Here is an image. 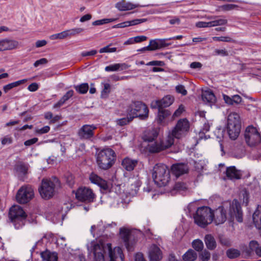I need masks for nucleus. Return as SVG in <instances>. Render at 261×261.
<instances>
[{"mask_svg": "<svg viewBox=\"0 0 261 261\" xmlns=\"http://www.w3.org/2000/svg\"><path fill=\"white\" fill-rule=\"evenodd\" d=\"M204 241L206 248L210 250H213L217 247V242L213 236L207 234L205 236Z\"/></svg>", "mask_w": 261, "mask_h": 261, "instance_id": "b1692460", "label": "nucleus"}, {"mask_svg": "<svg viewBox=\"0 0 261 261\" xmlns=\"http://www.w3.org/2000/svg\"><path fill=\"white\" fill-rule=\"evenodd\" d=\"M222 96L225 102L229 105L233 104L238 105L242 101V97L239 95H234L232 97H229L226 94H223Z\"/></svg>", "mask_w": 261, "mask_h": 261, "instance_id": "393cba45", "label": "nucleus"}, {"mask_svg": "<svg viewBox=\"0 0 261 261\" xmlns=\"http://www.w3.org/2000/svg\"><path fill=\"white\" fill-rule=\"evenodd\" d=\"M102 225V224H99L97 226L96 225H92L91 227L90 231L91 234L93 235V236L95 237V233H96L97 237L100 236L101 234V232H99L98 230V228L99 226H100Z\"/></svg>", "mask_w": 261, "mask_h": 261, "instance_id": "4d7b16f0", "label": "nucleus"}, {"mask_svg": "<svg viewBox=\"0 0 261 261\" xmlns=\"http://www.w3.org/2000/svg\"><path fill=\"white\" fill-rule=\"evenodd\" d=\"M192 247L197 251H202L203 249V243L199 239L195 240L192 242Z\"/></svg>", "mask_w": 261, "mask_h": 261, "instance_id": "79ce46f5", "label": "nucleus"}, {"mask_svg": "<svg viewBox=\"0 0 261 261\" xmlns=\"http://www.w3.org/2000/svg\"><path fill=\"white\" fill-rule=\"evenodd\" d=\"M152 176L155 184L160 187L167 186L170 179L169 169L163 164H156L154 166Z\"/></svg>", "mask_w": 261, "mask_h": 261, "instance_id": "20e7f679", "label": "nucleus"}, {"mask_svg": "<svg viewBox=\"0 0 261 261\" xmlns=\"http://www.w3.org/2000/svg\"><path fill=\"white\" fill-rule=\"evenodd\" d=\"M237 7L238 6L234 4H225L220 7L222 10L224 11H230Z\"/></svg>", "mask_w": 261, "mask_h": 261, "instance_id": "6e6d98bb", "label": "nucleus"}, {"mask_svg": "<svg viewBox=\"0 0 261 261\" xmlns=\"http://www.w3.org/2000/svg\"><path fill=\"white\" fill-rule=\"evenodd\" d=\"M149 48V50H155L160 49L159 43L157 40H152L150 41L149 44L146 47Z\"/></svg>", "mask_w": 261, "mask_h": 261, "instance_id": "3c124183", "label": "nucleus"}, {"mask_svg": "<svg viewBox=\"0 0 261 261\" xmlns=\"http://www.w3.org/2000/svg\"><path fill=\"white\" fill-rule=\"evenodd\" d=\"M219 241L221 244L223 246L229 247L231 245V242L230 240L227 238L221 237L220 238Z\"/></svg>", "mask_w": 261, "mask_h": 261, "instance_id": "5fc2aeb1", "label": "nucleus"}, {"mask_svg": "<svg viewBox=\"0 0 261 261\" xmlns=\"http://www.w3.org/2000/svg\"><path fill=\"white\" fill-rule=\"evenodd\" d=\"M242 251L247 256H250L252 252L254 251L256 255L261 257V245L257 241L252 240L249 243V248L245 246Z\"/></svg>", "mask_w": 261, "mask_h": 261, "instance_id": "dca6fc26", "label": "nucleus"}, {"mask_svg": "<svg viewBox=\"0 0 261 261\" xmlns=\"http://www.w3.org/2000/svg\"><path fill=\"white\" fill-rule=\"evenodd\" d=\"M103 87V89L101 91V96L102 97H106L110 92L111 86L109 83H105Z\"/></svg>", "mask_w": 261, "mask_h": 261, "instance_id": "864d4df0", "label": "nucleus"}, {"mask_svg": "<svg viewBox=\"0 0 261 261\" xmlns=\"http://www.w3.org/2000/svg\"><path fill=\"white\" fill-rule=\"evenodd\" d=\"M88 250L94 255L93 261H105L104 254H108L110 261H124V255L119 247L114 248L110 243H105L100 240L98 242H92Z\"/></svg>", "mask_w": 261, "mask_h": 261, "instance_id": "f257e3e1", "label": "nucleus"}, {"mask_svg": "<svg viewBox=\"0 0 261 261\" xmlns=\"http://www.w3.org/2000/svg\"><path fill=\"white\" fill-rule=\"evenodd\" d=\"M73 95V91L72 90H69L67 91L65 95L63 96L61 99L63 100V101L65 102L67 101L70 97H71Z\"/></svg>", "mask_w": 261, "mask_h": 261, "instance_id": "0e129e2a", "label": "nucleus"}, {"mask_svg": "<svg viewBox=\"0 0 261 261\" xmlns=\"http://www.w3.org/2000/svg\"><path fill=\"white\" fill-rule=\"evenodd\" d=\"M149 110L146 105L141 101H135L130 104L126 109L127 115L133 119L139 117L145 119L148 116Z\"/></svg>", "mask_w": 261, "mask_h": 261, "instance_id": "0eeeda50", "label": "nucleus"}, {"mask_svg": "<svg viewBox=\"0 0 261 261\" xmlns=\"http://www.w3.org/2000/svg\"><path fill=\"white\" fill-rule=\"evenodd\" d=\"M138 161L133 160L129 158H124L122 161L121 165L123 168L127 171H130L134 170L135 167L137 165Z\"/></svg>", "mask_w": 261, "mask_h": 261, "instance_id": "5701e85b", "label": "nucleus"}, {"mask_svg": "<svg viewBox=\"0 0 261 261\" xmlns=\"http://www.w3.org/2000/svg\"><path fill=\"white\" fill-rule=\"evenodd\" d=\"M197 257L196 252L192 250H188L182 256V259L184 261H195Z\"/></svg>", "mask_w": 261, "mask_h": 261, "instance_id": "f704fd0d", "label": "nucleus"}, {"mask_svg": "<svg viewBox=\"0 0 261 261\" xmlns=\"http://www.w3.org/2000/svg\"><path fill=\"white\" fill-rule=\"evenodd\" d=\"M173 145V140L171 137H167L165 141L161 142L151 141L147 145V149L149 152L157 153Z\"/></svg>", "mask_w": 261, "mask_h": 261, "instance_id": "9b49d317", "label": "nucleus"}, {"mask_svg": "<svg viewBox=\"0 0 261 261\" xmlns=\"http://www.w3.org/2000/svg\"><path fill=\"white\" fill-rule=\"evenodd\" d=\"M60 187V182L56 177H53L50 179H43L39 188V192L43 198L48 199L53 196L55 191Z\"/></svg>", "mask_w": 261, "mask_h": 261, "instance_id": "39448f33", "label": "nucleus"}, {"mask_svg": "<svg viewBox=\"0 0 261 261\" xmlns=\"http://www.w3.org/2000/svg\"><path fill=\"white\" fill-rule=\"evenodd\" d=\"M167 38L166 39H157L158 42L159 43V46L160 48L165 47L170 45V43H166V41H169V40H167Z\"/></svg>", "mask_w": 261, "mask_h": 261, "instance_id": "e2e57ef3", "label": "nucleus"}, {"mask_svg": "<svg viewBox=\"0 0 261 261\" xmlns=\"http://www.w3.org/2000/svg\"><path fill=\"white\" fill-rule=\"evenodd\" d=\"M27 81V79H23L10 83L4 86L3 90L5 93H7L11 89L23 84Z\"/></svg>", "mask_w": 261, "mask_h": 261, "instance_id": "c9c22d12", "label": "nucleus"}, {"mask_svg": "<svg viewBox=\"0 0 261 261\" xmlns=\"http://www.w3.org/2000/svg\"><path fill=\"white\" fill-rule=\"evenodd\" d=\"M259 211L256 210L252 216L253 223L255 227L259 229H261V216L259 217Z\"/></svg>", "mask_w": 261, "mask_h": 261, "instance_id": "4c0bfd02", "label": "nucleus"}, {"mask_svg": "<svg viewBox=\"0 0 261 261\" xmlns=\"http://www.w3.org/2000/svg\"><path fill=\"white\" fill-rule=\"evenodd\" d=\"M75 197L81 201L92 202L93 201L95 195L91 189L86 187H81L76 191Z\"/></svg>", "mask_w": 261, "mask_h": 261, "instance_id": "4468645a", "label": "nucleus"}, {"mask_svg": "<svg viewBox=\"0 0 261 261\" xmlns=\"http://www.w3.org/2000/svg\"><path fill=\"white\" fill-rule=\"evenodd\" d=\"M186 132L185 130H181L180 129H178L177 127H175L174 128L172 131V133L167 136V137H171L173 140V144L174 143V138L176 139H180L183 137Z\"/></svg>", "mask_w": 261, "mask_h": 261, "instance_id": "72a5a7b5", "label": "nucleus"}, {"mask_svg": "<svg viewBox=\"0 0 261 261\" xmlns=\"http://www.w3.org/2000/svg\"><path fill=\"white\" fill-rule=\"evenodd\" d=\"M50 130L49 126H45L41 128H37L35 130V133L38 134H43L48 133Z\"/></svg>", "mask_w": 261, "mask_h": 261, "instance_id": "052dcab7", "label": "nucleus"}, {"mask_svg": "<svg viewBox=\"0 0 261 261\" xmlns=\"http://www.w3.org/2000/svg\"><path fill=\"white\" fill-rule=\"evenodd\" d=\"M97 127L94 125H83L78 130L77 136L81 140H90L94 135V131Z\"/></svg>", "mask_w": 261, "mask_h": 261, "instance_id": "ddd939ff", "label": "nucleus"}, {"mask_svg": "<svg viewBox=\"0 0 261 261\" xmlns=\"http://www.w3.org/2000/svg\"><path fill=\"white\" fill-rule=\"evenodd\" d=\"M66 31L68 33L67 34L68 37L80 34L84 31V29L81 28H76L70 30H67Z\"/></svg>", "mask_w": 261, "mask_h": 261, "instance_id": "de8ad7c7", "label": "nucleus"}, {"mask_svg": "<svg viewBox=\"0 0 261 261\" xmlns=\"http://www.w3.org/2000/svg\"><path fill=\"white\" fill-rule=\"evenodd\" d=\"M174 100V98L171 95H166L161 100L153 101L151 103L152 108L162 109L169 107Z\"/></svg>", "mask_w": 261, "mask_h": 261, "instance_id": "2eb2a0df", "label": "nucleus"}, {"mask_svg": "<svg viewBox=\"0 0 261 261\" xmlns=\"http://www.w3.org/2000/svg\"><path fill=\"white\" fill-rule=\"evenodd\" d=\"M208 19H214V22L215 27L220 26V25H226L228 21L226 19L224 18H219L218 16H209L207 17Z\"/></svg>", "mask_w": 261, "mask_h": 261, "instance_id": "e433bc0d", "label": "nucleus"}, {"mask_svg": "<svg viewBox=\"0 0 261 261\" xmlns=\"http://www.w3.org/2000/svg\"><path fill=\"white\" fill-rule=\"evenodd\" d=\"M244 136L246 143L251 147L256 146L261 142L260 133L257 128L252 125L246 127Z\"/></svg>", "mask_w": 261, "mask_h": 261, "instance_id": "1a4fd4ad", "label": "nucleus"}, {"mask_svg": "<svg viewBox=\"0 0 261 261\" xmlns=\"http://www.w3.org/2000/svg\"><path fill=\"white\" fill-rule=\"evenodd\" d=\"M96 159L98 167L102 170H107L114 165L116 154L111 148H106L97 152Z\"/></svg>", "mask_w": 261, "mask_h": 261, "instance_id": "7ed1b4c3", "label": "nucleus"}, {"mask_svg": "<svg viewBox=\"0 0 261 261\" xmlns=\"http://www.w3.org/2000/svg\"><path fill=\"white\" fill-rule=\"evenodd\" d=\"M148 257L150 261H159L162 258V252L159 247L152 245L148 249Z\"/></svg>", "mask_w": 261, "mask_h": 261, "instance_id": "f3484780", "label": "nucleus"}, {"mask_svg": "<svg viewBox=\"0 0 261 261\" xmlns=\"http://www.w3.org/2000/svg\"><path fill=\"white\" fill-rule=\"evenodd\" d=\"M184 111V107L182 105L179 106L178 108L174 112L172 115V118L175 119L180 116L182 113Z\"/></svg>", "mask_w": 261, "mask_h": 261, "instance_id": "13d9d810", "label": "nucleus"}, {"mask_svg": "<svg viewBox=\"0 0 261 261\" xmlns=\"http://www.w3.org/2000/svg\"><path fill=\"white\" fill-rule=\"evenodd\" d=\"M67 33V31L66 30L61 33L51 35L50 36V39L51 40L63 39L68 37Z\"/></svg>", "mask_w": 261, "mask_h": 261, "instance_id": "c03bdc74", "label": "nucleus"}, {"mask_svg": "<svg viewBox=\"0 0 261 261\" xmlns=\"http://www.w3.org/2000/svg\"><path fill=\"white\" fill-rule=\"evenodd\" d=\"M229 208V214L231 217H235L238 222H243V212L240 203L237 199L231 202L228 201L219 206L214 213L213 221L216 225L223 224L227 219L226 212Z\"/></svg>", "mask_w": 261, "mask_h": 261, "instance_id": "f03ea898", "label": "nucleus"}, {"mask_svg": "<svg viewBox=\"0 0 261 261\" xmlns=\"http://www.w3.org/2000/svg\"><path fill=\"white\" fill-rule=\"evenodd\" d=\"M225 173L227 177L231 180L239 179L242 176L241 171L237 169L235 166L227 167Z\"/></svg>", "mask_w": 261, "mask_h": 261, "instance_id": "412c9836", "label": "nucleus"}, {"mask_svg": "<svg viewBox=\"0 0 261 261\" xmlns=\"http://www.w3.org/2000/svg\"><path fill=\"white\" fill-rule=\"evenodd\" d=\"M9 216L16 229H19L24 225V221L27 217L23 209L18 205H14L10 208Z\"/></svg>", "mask_w": 261, "mask_h": 261, "instance_id": "6e6552de", "label": "nucleus"}, {"mask_svg": "<svg viewBox=\"0 0 261 261\" xmlns=\"http://www.w3.org/2000/svg\"><path fill=\"white\" fill-rule=\"evenodd\" d=\"M175 127L178 129L187 132L189 128V122L186 119H180L178 121Z\"/></svg>", "mask_w": 261, "mask_h": 261, "instance_id": "ea45409f", "label": "nucleus"}, {"mask_svg": "<svg viewBox=\"0 0 261 261\" xmlns=\"http://www.w3.org/2000/svg\"><path fill=\"white\" fill-rule=\"evenodd\" d=\"M202 99L203 101L209 103L210 105L214 103L216 101V97L211 91H205L202 93Z\"/></svg>", "mask_w": 261, "mask_h": 261, "instance_id": "7c9ffc66", "label": "nucleus"}, {"mask_svg": "<svg viewBox=\"0 0 261 261\" xmlns=\"http://www.w3.org/2000/svg\"><path fill=\"white\" fill-rule=\"evenodd\" d=\"M112 45V43L105 46L101 48H100L99 50L100 53H113L115 52L117 50L116 47H110Z\"/></svg>", "mask_w": 261, "mask_h": 261, "instance_id": "09e8293b", "label": "nucleus"}, {"mask_svg": "<svg viewBox=\"0 0 261 261\" xmlns=\"http://www.w3.org/2000/svg\"><path fill=\"white\" fill-rule=\"evenodd\" d=\"M171 170L173 174L178 177L187 173L189 171V167L187 164L177 163L172 166Z\"/></svg>", "mask_w": 261, "mask_h": 261, "instance_id": "aec40b11", "label": "nucleus"}, {"mask_svg": "<svg viewBox=\"0 0 261 261\" xmlns=\"http://www.w3.org/2000/svg\"><path fill=\"white\" fill-rule=\"evenodd\" d=\"M15 169L18 176L22 177L28 173V166L22 162H19L15 165Z\"/></svg>", "mask_w": 261, "mask_h": 261, "instance_id": "2f4dec72", "label": "nucleus"}, {"mask_svg": "<svg viewBox=\"0 0 261 261\" xmlns=\"http://www.w3.org/2000/svg\"><path fill=\"white\" fill-rule=\"evenodd\" d=\"M74 88L77 92L81 94L86 93L89 90V85L87 83H82L74 86Z\"/></svg>", "mask_w": 261, "mask_h": 261, "instance_id": "58836bf2", "label": "nucleus"}, {"mask_svg": "<svg viewBox=\"0 0 261 261\" xmlns=\"http://www.w3.org/2000/svg\"><path fill=\"white\" fill-rule=\"evenodd\" d=\"M227 125L232 126H241L240 117L239 114L236 112L230 113L227 117Z\"/></svg>", "mask_w": 261, "mask_h": 261, "instance_id": "4be33fe9", "label": "nucleus"}, {"mask_svg": "<svg viewBox=\"0 0 261 261\" xmlns=\"http://www.w3.org/2000/svg\"><path fill=\"white\" fill-rule=\"evenodd\" d=\"M174 189L179 192H182L188 190V186L185 182H177L175 184Z\"/></svg>", "mask_w": 261, "mask_h": 261, "instance_id": "37998d69", "label": "nucleus"}, {"mask_svg": "<svg viewBox=\"0 0 261 261\" xmlns=\"http://www.w3.org/2000/svg\"><path fill=\"white\" fill-rule=\"evenodd\" d=\"M147 66H163L165 63L161 61H152L146 64Z\"/></svg>", "mask_w": 261, "mask_h": 261, "instance_id": "680f3d73", "label": "nucleus"}, {"mask_svg": "<svg viewBox=\"0 0 261 261\" xmlns=\"http://www.w3.org/2000/svg\"><path fill=\"white\" fill-rule=\"evenodd\" d=\"M241 126H232L227 125V130L229 138L233 140H236L239 136Z\"/></svg>", "mask_w": 261, "mask_h": 261, "instance_id": "a878e982", "label": "nucleus"}, {"mask_svg": "<svg viewBox=\"0 0 261 261\" xmlns=\"http://www.w3.org/2000/svg\"><path fill=\"white\" fill-rule=\"evenodd\" d=\"M213 40L214 41H222L226 42H231L233 40L229 36L214 37Z\"/></svg>", "mask_w": 261, "mask_h": 261, "instance_id": "603ef678", "label": "nucleus"}, {"mask_svg": "<svg viewBox=\"0 0 261 261\" xmlns=\"http://www.w3.org/2000/svg\"><path fill=\"white\" fill-rule=\"evenodd\" d=\"M38 141V139L37 138H33L25 141L24 142V145L26 146H30L35 144Z\"/></svg>", "mask_w": 261, "mask_h": 261, "instance_id": "338daca9", "label": "nucleus"}, {"mask_svg": "<svg viewBox=\"0 0 261 261\" xmlns=\"http://www.w3.org/2000/svg\"><path fill=\"white\" fill-rule=\"evenodd\" d=\"M135 261H146L142 253H137L135 255Z\"/></svg>", "mask_w": 261, "mask_h": 261, "instance_id": "774afa93", "label": "nucleus"}, {"mask_svg": "<svg viewBox=\"0 0 261 261\" xmlns=\"http://www.w3.org/2000/svg\"><path fill=\"white\" fill-rule=\"evenodd\" d=\"M18 42L15 40L3 39L0 40V51L12 50L17 48Z\"/></svg>", "mask_w": 261, "mask_h": 261, "instance_id": "6ab92c4d", "label": "nucleus"}, {"mask_svg": "<svg viewBox=\"0 0 261 261\" xmlns=\"http://www.w3.org/2000/svg\"><path fill=\"white\" fill-rule=\"evenodd\" d=\"M139 6V5L127 3L124 1L118 2L116 4V7L120 11H127L132 10Z\"/></svg>", "mask_w": 261, "mask_h": 261, "instance_id": "cd10ccee", "label": "nucleus"}, {"mask_svg": "<svg viewBox=\"0 0 261 261\" xmlns=\"http://www.w3.org/2000/svg\"><path fill=\"white\" fill-rule=\"evenodd\" d=\"M214 217V212L207 206L198 208L194 215L195 223L203 228L211 224L213 221Z\"/></svg>", "mask_w": 261, "mask_h": 261, "instance_id": "423d86ee", "label": "nucleus"}, {"mask_svg": "<svg viewBox=\"0 0 261 261\" xmlns=\"http://www.w3.org/2000/svg\"><path fill=\"white\" fill-rule=\"evenodd\" d=\"M199 257L201 261H208L211 257V253L205 249L199 254Z\"/></svg>", "mask_w": 261, "mask_h": 261, "instance_id": "a18cd8bd", "label": "nucleus"}, {"mask_svg": "<svg viewBox=\"0 0 261 261\" xmlns=\"http://www.w3.org/2000/svg\"><path fill=\"white\" fill-rule=\"evenodd\" d=\"M116 20V19H113V18H106V19H102L100 20H97L92 22V24L93 25H102L105 23H107L110 22L114 21Z\"/></svg>", "mask_w": 261, "mask_h": 261, "instance_id": "8fccbe9b", "label": "nucleus"}, {"mask_svg": "<svg viewBox=\"0 0 261 261\" xmlns=\"http://www.w3.org/2000/svg\"><path fill=\"white\" fill-rule=\"evenodd\" d=\"M176 91L178 93H181L182 95H186L187 94V91L185 87L182 85H178L175 87Z\"/></svg>", "mask_w": 261, "mask_h": 261, "instance_id": "bf43d9fd", "label": "nucleus"}, {"mask_svg": "<svg viewBox=\"0 0 261 261\" xmlns=\"http://www.w3.org/2000/svg\"><path fill=\"white\" fill-rule=\"evenodd\" d=\"M34 195V190L31 186H22L17 192L16 198L20 203H26L31 200Z\"/></svg>", "mask_w": 261, "mask_h": 261, "instance_id": "f8f14e48", "label": "nucleus"}, {"mask_svg": "<svg viewBox=\"0 0 261 261\" xmlns=\"http://www.w3.org/2000/svg\"><path fill=\"white\" fill-rule=\"evenodd\" d=\"M119 234L127 250L134 251L136 240L132 230L125 227H121L119 229Z\"/></svg>", "mask_w": 261, "mask_h": 261, "instance_id": "9d476101", "label": "nucleus"}, {"mask_svg": "<svg viewBox=\"0 0 261 261\" xmlns=\"http://www.w3.org/2000/svg\"><path fill=\"white\" fill-rule=\"evenodd\" d=\"M89 179L92 183L97 185L101 189L105 191H108L110 189V186L107 182L94 173H92L90 175Z\"/></svg>", "mask_w": 261, "mask_h": 261, "instance_id": "a211bd4d", "label": "nucleus"}, {"mask_svg": "<svg viewBox=\"0 0 261 261\" xmlns=\"http://www.w3.org/2000/svg\"><path fill=\"white\" fill-rule=\"evenodd\" d=\"M133 119L127 115L126 117H124L120 119H118L116 120V122L117 124L120 126H123L126 125L129 122L132 121Z\"/></svg>", "mask_w": 261, "mask_h": 261, "instance_id": "49530a36", "label": "nucleus"}, {"mask_svg": "<svg viewBox=\"0 0 261 261\" xmlns=\"http://www.w3.org/2000/svg\"><path fill=\"white\" fill-rule=\"evenodd\" d=\"M158 113L156 120L158 123L161 124L164 122V120L169 116L170 115L171 113L168 110H164L162 109H158Z\"/></svg>", "mask_w": 261, "mask_h": 261, "instance_id": "473e14b6", "label": "nucleus"}, {"mask_svg": "<svg viewBox=\"0 0 261 261\" xmlns=\"http://www.w3.org/2000/svg\"><path fill=\"white\" fill-rule=\"evenodd\" d=\"M66 182L70 187H72L74 183V177L71 174H68L66 176Z\"/></svg>", "mask_w": 261, "mask_h": 261, "instance_id": "69168bd1", "label": "nucleus"}, {"mask_svg": "<svg viewBox=\"0 0 261 261\" xmlns=\"http://www.w3.org/2000/svg\"><path fill=\"white\" fill-rule=\"evenodd\" d=\"M241 254L240 251L236 249L230 248L227 250L226 255L230 259L238 257Z\"/></svg>", "mask_w": 261, "mask_h": 261, "instance_id": "a19ab883", "label": "nucleus"}, {"mask_svg": "<svg viewBox=\"0 0 261 261\" xmlns=\"http://www.w3.org/2000/svg\"><path fill=\"white\" fill-rule=\"evenodd\" d=\"M158 136V132L156 129L152 128L151 129L147 130L144 132L143 139L145 142L154 141Z\"/></svg>", "mask_w": 261, "mask_h": 261, "instance_id": "bb28decb", "label": "nucleus"}, {"mask_svg": "<svg viewBox=\"0 0 261 261\" xmlns=\"http://www.w3.org/2000/svg\"><path fill=\"white\" fill-rule=\"evenodd\" d=\"M129 66H128L125 63H117L107 66L105 67L106 71H121L127 69Z\"/></svg>", "mask_w": 261, "mask_h": 261, "instance_id": "c85d7f7f", "label": "nucleus"}, {"mask_svg": "<svg viewBox=\"0 0 261 261\" xmlns=\"http://www.w3.org/2000/svg\"><path fill=\"white\" fill-rule=\"evenodd\" d=\"M41 257L43 261H58V255L56 252H51L46 250L41 253Z\"/></svg>", "mask_w": 261, "mask_h": 261, "instance_id": "c756f323", "label": "nucleus"}]
</instances>
